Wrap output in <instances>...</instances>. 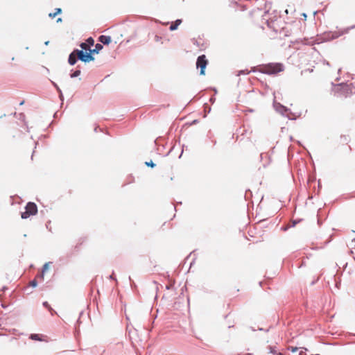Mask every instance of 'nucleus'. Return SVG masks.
<instances>
[{
  "label": "nucleus",
  "mask_w": 355,
  "mask_h": 355,
  "mask_svg": "<svg viewBox=\"0 0 355 355\" xmlns=\"http://www.w3.org/2000/svg\"><path fill=\"white\" fill-rule=\"evenodd\" d=\"M77 59H79L84 62H89L94 60V58L91 55V53L83 49L73 50L69 56L68 62L69 64L74 65L77 62Z\"/></svg>",
  "instance_id": "f257e3e1"
},
{
  "label": "nucleus",
  "mask_w": 355,
  "mask_h": 355,
  "mask_svg": "<svg viewBox=\"0 0 355 355\" xmlns=\"http://www.w3.org/2000/svg\"><path fill=\"white\" fill-rule=\"evenodd\" d=\"M284 70V66L282 63L270 62L266 64H261L257 67L256 70L260 73L268 75H276Z\"/></svg>",
  "instance_id": "f03ea898"
},
{
  "label": "nucleus",
  "mask_w": 355,
  "mask_h": 355,
  "mask_svg": "<svg viewBox=\"0 0 355 355\" xmlns=\"http://www.w3.org/2000/svg\"><path fill=\"white\" fill-rule=\"evenodd\" d=\"M26 211L22 212L21 216L22 218L26 219L31 216H34L37 213V205L34 202H28L26 207Z\"/></svg>",
  "instance_id": "7ed1b4c3"
},
{
  "label": "nucleus",
  "mask_w": 355,
  "mask_h": 355,
  "mask_svg": "<svg viewBox=\"0 0 355 355\" xmlns=\"http://www.w3.org/2000/svg\"><path fill=\"white\" fill-rule=\"evenodd\" d=\"M207 64H208V60L207 59L205 55H202L198 56V58H197V61H196V67L200 68V75L205 74V68Z\"/></svg>",
  "instance_id": "20e7f679"
},
{
  "label": "nucleus",
  "mask_w": 355,
  "mask_h": 355,
  "mask_svg": "<svg viewBox=\"0 0 355 355\" xmlns=\"http://www.w3.org/2000/svg\"><path fill=\"white\" fill-rule=\"evenodd\" d=\"M94 44V39L92 37H89L85 42H82L80 44V46L83 50L89 52V50H91V46H93Z\"/></svg>",
  "instance_id": "39448f33"
},
{
  "label": "nucleus",
  "mask_w": 355,
  "mask_h": 355,
  "mask_svg": "<svg viewBox=\"0 0 355 355\" xmlns=\"http://www.w3.org/2000/svg\"><path fill=\"white\" fill-rule=\"evenodd\" d=\"M98 40L103 44L106 45L109 44L112 41L111 37L107 35H101L98 38Z\"/></svg>",
  "instance_id": "423d86ee"
},
{
  "label": "nucleus",
  "mask_w": 355,
  "mask_h": 355,
  "mask_svg": "<svg viewBox=\"0 0 355 355\" xmlns=\"http://www.w3.org/2000/svg\"><path fill=\"white\" fill-rule=\"evenodd\" d=\"M50 263H46L42 268V273L37 275V277H40L41 280L44 279V272L49 269Z\"/></svg>",
  "instance_id": "0eeeda50"
},
{
  "label": "nucleus",
  "mask_w": 355,
  "mask_h": 355,
  "mask_svg": "<svg viewBox=\"0 0 355 355\" xmlns=\"http://www.w3.org/2000/svg\"><path fill=\"white\" fill-rule=\"evenodd\" d=\"M103 49V45L101 44H96L94 49L89 50V53L92 55L94 53H98Z\"/></svg>",
  "instance_id": "6e6552de"
},
{
  "label": "nucleus",
  "mask_w": 355,
  "mask_h": 355,
  "mask_svg": "<svg viewBox=\"0 0 355 355\" xmlns=\"http://www.w3.org/2000/svg\"><path fill=\"white\" fill-rule=\"evenodd\" d=\"M182 23V20L181 19H177L174 23H173L169 29L170 31H175L178 28V26Z\"/></svg>",
  "instance_id": "1a4fd4ad"
},
{
  "label": "nucleus",
  "mask_w": 355,
  "mask_h": 355,
  "mask_svg": "<svg viewBox=\"0 0 355 355\" xmlns=\"http://www.w3.org/2000/svg\"><path fill=\"white\" fill-rule=\"evenodd\" d=\"M31 338L32 340H40V341H42L44 339L42 338V336L39 335V334H31Z\"/></svg>",
  "instance_id": "9d476101"
},
{
  "label": "nucleus",
  "mask_w": 355,
  "mask_h": 355,
  "mask_svg": "<svg viewBox=\"0 0 355 355\" xmlns=\"http://www.w3.org/2000/svg\"><path fill=\"white\" fill-rule=\"evenodd\" d=\"M61 8H56L55 12H54L53 13H49V16L51 18H54L57 15L61 13Z\"/></svg>",
  "instance_id": "9b49d317"
},
{
  "label": "nucleus",
  "mask_w": 355,
  "mask_h": 355,
  "mask_svg": "<svg viewBox=\"0 0 355 355\" xmlns=\"http://www.w3.org/2000/svg\"><path fill=\"white\" fill-rule=\"evenodd\" d=\"M347 33V31H341V32H340V33L335 32V33H333V36H332V37H333L334 38H337V37H338L339 36H340V35H343V34H345V33Z\"/></svg>",
  "instance_id": "f8f14e48"
},
{
  "label": "nucleus",
  "mask_w": 355,
  "mask_h": 355,
  "mask_svg": "<svg viewBox=\"0 0 355 355\" xmlns=\"http://www.w3.org/2000/svg\"><path fill=\"white\" fill-rule=\"evenodd\" d=\"M37 277L32 281L30 282L29 284L30 286H33V287H36L37 285Z\"/></svg>",
  "instance_id": "ddd939ff"
},
{
  "label": "nucleus",
  "mask_w": 355,
  "mask_h": 355,
  "mask_svg": "<svg viewBox=\"0 0 355 355\" xmlns=\"http://www.w3.org/2000/svg\"><path fill=\"white\" fill-rule=\"evenodd\" d=\"M80 70H76V71H74V73H72V74L71 75V78L76 77V76H79V75H80Z\"/></svg>",
  "instance_id": "4468645a"
},
{
  "label": "nucleus",
  "mask_w": 355,
  "mask_h": 355,
  "mask_svg": "<svg viewBox=\"0 0 355 355\" xmlns=\"http://www.w3.org/2000/svg\"><path fill=\"white\" fill-rule=\"evenodd\" d=\"M146 165H147L148 166H150V167H154L155 166V164L153 162V161H150V162H146Z\"/></svg>",
  "instance_id": "2eb2a0df"
},
{
  "label": "nucleus",
  "mask_w": 355,
  "mask_h": 355,
  "mask_svg": "<svg viewBox=\"0 0 355 355\" xmlns=\"http://www.w3.org/2000/svg\"><path fill=\"white\" fill-rule=\"evenodd\" d=\"M43 305H44L45 307H46V308L51 309V307H50V306H49V303H48L47 302H44L43 303Z\"/></svg>",
  "instance_id": "dca6fc26"
},
{
  "label": "nucleus",
  "mask_w": 355,
  "mask_h": 355,
  "mask_svg": "<svg viewBox=\"0 0 355 355\" xmlns=\"http://www.w3.org/2000/svg\"><path fill=\"white\" fill-rule=\"evenodd\" d=\"M291 351H292L293 352H296V351L297 350V347H291Z\"/></svg>",
  "instance_id": "f3484780"
},
{
  "label": "nucleus",
  "mask_w": 355,
  "mask_h": 355,
  "mask_svg": "<svg viewBox=\"0 0 355 355\" xmlns=\"http://www.w3.org/2000/svg\"><path fill=\"white\" fill-rule=\"evenodd\" d=\"M346 149L347 152H349L351 150V147L348 145L346 146Z\"/></svg>",
  "instance_id": "a211bd4d"
},
{
  "label": "nucleus",
  "mask_w": 355,
  "mask_h": 355,
  "mask_svg": "<svg viewBox=\"0 0 355 355\" xmlns=\"http://www.w3.org/2000/svg\"><path fill=\"white\" fill-rule=\"evenodd\" d=\"M238 355H253V354L251 353H245L244 354H238Z\"/></svg>",
  "instance_id": "6ab92c4d"
},
{
  "label": "nucleus",
  "mask_w": 355,
  "mask_h": 355,
  "mask_svg": "<svg viewBox=\"0 0 355 355\" xmlns=\"http://www.w3.org/2000/svg\"><path fill=\"white\" fill-rule=\"evenodd\" d=\"M57 21H58V22L62 21V19H61V18H58V19H57Z\"/></svg>",
  "instance_id": "aec40b11"
}]
</instances>
